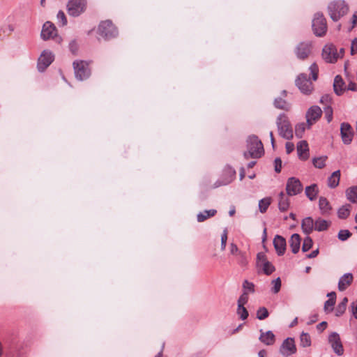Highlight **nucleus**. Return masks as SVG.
<instances>
[{"mask_svg": "<svg viewBox=\"0 0 357 357\" xmlns=\"http://www.w3.org/2000/svg\"><path fill=\"white\" fill-rule=\"evenodd\" d=\"M248 151L244 153L246 159L249 158H259L264 153V147L261 142L255 136H250L247 140Z\"/></svg>", "mask_w": 357, "mask_h": 357, "instance_id": "nucleus-1", "label": "nucleus"}, {"mask_svg": "<svg viewBox=\"0 0 357 357\" xmlns=\"http://www.w3.org/2000/svg\"><path fill=\"white\" fill-rule=\"evenodd\" d=\"M328 10L331 18L337 22L347 13L349 7L344 1H334L329 3Z\"/></svg>", "mask_w": 357, "mask_h": 357, "instance_id": "nucleus-2", "label": "nucleus"}, {"mask_svg": "<svg viewBox=\"0 0 357 357\" xmlns=\"http://www.w3.org/2000/svg\"><path fill=\"white\" fill-rule=\"evenodd\" d=\"M279 135L286 139H291L293 137V130L287 116L284 114H280L276 121Z\"/></svg>", "mask_w": 357, "mask_h": 357, "instance_id": "nucleus-3", "label": "nucleus"}, {"mask_svg": "<svg viewBox=\"0 0 357 357\" xmlns=\"http://www.w3.org/2000/svg\"><path fill=\"white\" fill-rule=\"evenodd\" d=\"M98 34L102 38L108 40L118 36L117 28L111 20H105L100 23L98 29Z\"/></svg>", "mask_w": 357, "mask_h": 357, "instance_id": "nucleus-4", "label": "nucleus"}, {"mask_svg": "<svg viewBox=\"0 0 357 357\" xmlns=\"http://www.w3.org/2000/svg\"><path fill=\"white\" fill-rule=\"evenodd\" d=\"M314 33L319 37L324 36L327 31V24L323 14L317 13L314 15L312 24Z\"/></svg>", "mask_w": 357, "mask_h": 357, "instance_id": "nucleus-5", "label": "nucleus"}, {"mask_svg": "<svg viewBox=\"0 0 357 357\" xmlns=\"http://www.w3.org/2000/svg\"><path fill=\"white\" fill-rule=\"evenodd\" d=\"M40 36L43 40H47L50 39H55V41L58 43L62 42V38L57 36V30L56 26L51 22H46L41 31Z\"/></svg>", "mask_w": 357, "mask_h": 357, "instance_id": "nucleus-6", "label": "nucleus"}, {"mask_svg": "<svg viewBox=\"0 0 357 357\" xmlns=\"http://www.w3.org/2000/svg\"><path fill=\"white\" fill-rule=\"evenodd\" d=\"M86 0H69L67 4L68 13L73 17L80 15L86 8Z\"/></svg>", "mask_w": 357, "mask_h": 357, "instance_id": "nucleus-7", "label": "nucleus"}, {"mask_svg": "<svg viewBox=\"0 0 357 357\" xmlns=\"http://www.w3.org/2000/svg\"><path fill=\"white\" fill-rule=\"evenodd\" d=\"M295 83L301 93L305 95H309L313 91L312 82L307 78V75L304 73H301L297 77Z\"/></svg>", "mask_w": 357, "mask_h": 357, "instance_id": "nucleus-8", "label": "nucleus"}, {"mask_svg": "<svg viewBox=\"0 0 357 357\" xmlns=\"http://www.w3.org/2000/svg\"><path fill=\"white\" fill-rule=\"evenodd\" d=\"M321 109L317 105L310 107L306 112L305 118L308 128L317 122L322 115Z\"/></svg>", "mask_w": 357, "mask_h": 357, "instance_id": "nucleus-9", "label": "nucleus"}, {"mask_svg": "<svg viewBox=\"0 0 357 357\" xmlns=\"http://www.w3.org/2000/svg\"><path fill=\"white\" fill-rule=\"evenodd\" d=\"M75 77L78 80H83L88 77L89 63L85 61H75L73 62Z\"/></svg>", "mask_w": 357, "mask_h": 357, "instance_id": "nucleus-10", "label": "nucleus"}, {"mask_svg": "<svg viewBox=\"0 0 357 357\" xmlns=\"http://www.w3.org/2000/svg\"><path fill=\"white\" fill-rule=\"evenodd\" d=\"M297 351L294 339L292 337L286 338L280 347V353L284 357H289Z\"/></svg>", "mask_w": 357, "mask_h": 357, "instance_id": "nucleus-11", "label": "nucleus"}, {"mask_svg": "<svg viewBox=\"0 0 357 357\" xmlns=\"http://www.w3.org/2000/svg\"><path fill=\"white\" fill-rule=\"evenodd\" d=\"M286 190L287 195L294 196L302 192L303 185L299 179L291 177L287 180Z\"/></svg>", "mask_w": 357, "mask_h": 357, "instance_id": "nucleus-12", "label": "nucleus"}, {"mask_svg": "<svg viewBox=\"0 0 357 357\" xmlns=\"http://www.w3.org/2000/svg\"><path fill=\"white\" fill-rule=\"evenodd\" d=\"M322 57L327 63H335L339 58L337 49L335 45H326L322 50Z\"/></svg>", "mask_w": 357, "mask_h": 357, "instance_id": "nucleus-13", "label": "nucleus"}, {"mask_svg": "<svg viewBox=\"0 0 357 357\" xmlns=\"http://www.w3.org/2000/svg\"><path fill=\"white\" fill-rule=\"evenodd\" d=\"M54 56L50 51H43L38 61V69L44 71L54 61Z\"/></svg>", "mask_w": 357, "mask_h": 357, "instance_id": "nucleus-14", "label": "nucleus"}, {"mask_svg": "<svg viewBox=\"0 0 357 357\" xmlns=\"http://www.w3.org/2000/svg\"><path fill=\"white\" fill-rule=\"evenodd\" d=\"M328 342L336 354H337L338 356H341L343 354V346L340 340V337L337 333H331L328 336Z\"/></svg>", "mask_w": 357, "mask_h": 357, "instance_id": "nucleus-15", "label": "nucleus"}, {"mask_svg": "<svg viewBox=\"0 0 357 357\" xmlns=\"http://www.w3.org/2000/svg\"><path fill=\"white\" fill-rule=\"evenodd\" d=\"M312 43L310 42H301L295 49V54L298 59L304 60L311 53Z\"/></svg>", "mask_w": 357, "mask_h": 357, "instance_id": "nucleus-16", "label": "nucleus"}, {"mask_svg": "<svg viewBox=\"0 0 357 357\" xmlns=\"http://www.w3.org/2000/svg\"><path fill=\"white\" fill-rule=\"evenodd\" d=\"M340 135L344 144H350L354 137V131L348 123H342L340 125Z\"/></svg>", "mask_w": 357, "mask_h": 357, "instance_id": "nucleus-17", "label": "nucleus"}, {"mask_svg": "<svg viewBox=\"0 0 357 357\" xmlns=\"http://www.w3.org/2000/svg\"><path fill=\"white\" fill-rule=\"evenodd\" d=\"M274 248L279 256L283 255L286 250V240L280 235H276L273 239Z\"/></svg>", "mask_w": 357, "mask_h": 357, "instance_id": "nucleus-18", "label": "nucleus"}, {"mask_svg": "<svg viewBox=\"0 0 357 357\" xmlns=\"http://www.w3.org/2000/svg\"><path fill=\"white\" fill-rule=\"evenodd\" d=\"M297 153L298 158L302 160H306L309 158L308 144L305 140L301 141L297 144Z\"/></svg>", "mask_w": 357, "mask_h": 357, "instance_id": "nucleus-19", "label": "nucleus"}, {"mask_svg": "<svg viewBox=\"0 0 357 357\" xmlns=\"http://www.w3.org/2000/svg\"><path fill=\"white\" fill-rule=\"evenodd\" d=\"M354 280L353 275L351 273H345L340 277L338 282V289L340 291L346 290L352 283Z\"/></svg>", "mask_w": 357, "mask_h": 357, "instance_id": "nucleus-20", "label": "nucleus"}, {"mask_svg": "<svg viewBox=\"0 0 357 357\" xmlns=\"http://www.w3.org/2000/svg\"><path fill=\"white\" fill-rule=\"evenodd\" d=\"M259 340L266 345H273L275 342V337L271 331L264 332L262 329L260 330Z\"/></svg>", "mask_w": 357, "mask_h": 357, "instance_id": "nucleus-21", "label": "nucleus"}, {"mask_svg": "<svg viewBox=\"0 0 357 357\" xmlns=\"http://www.w3.org/2000/svg\"><path fill=\"white\" fill-rule=\"evenodd\" d=\"M288 196L284 192H280L278 195V208L281 212L287 211L289 207L290 201Z\"/></svg>", "mask_w": 357, "mask_h": 357, "instance_id": "nucleus-22", "label": "nucleus"}, {"mask_svg": "<svg viewBox=\"0 0 357 357\" xmlns=\"http://www.w3.org/2000/svg\"><path fill=\"white\" fill-rule=\"evenodd\" d=\"M301 228L305 234H310L314 229V221L311 217H307L302 220Z\"/></svg>", "mask_w": 357, "mask_h": 357, "instance_id": "nucleus-23", "label": "nucleus"}, {"mask_svg": "<svg viewBox=\"0 0 357 357\" xmlns=\"http://www.w3.org/2000/svg\"><path fill=\"white\" fill-rule=\"evenodd\" d=\"M344 82L340 75H336L334 79L333 89L335 93L337 96H341L345 91L346 88L344 87Z\"/></svg>", "mask_w": 357, "mask_h": 357, "instance_id": "nucleus-24", "label": "nucleus"}, {"mask_svg": "<svg viewBox=\"0 0 357 357\" xmlns=\"http://www.w3.org/2000/svg\"><path fill=\"white\" fill-rule=\"evenodd\" d=\"M341 173L340 170L335 171L328 178L327 185L330 188H335L340 183Z\"/></svg>", "mask_w": 357, "mask_h": 357, "instance_id": "nucleus-25", "label": "nucleus"}, {"mask_svg": "<svg viewBox=\"0 0 357 357\" xmlns=\"http://www.w3.org/2000/svg\"><path fill=\"white\" fill-rule=\"evenodd\" d=\"M319 208L322 215H329L332 209L331 206L326 197H321L319 200Z\"/></svg>", "mask_w": 357, "mask_h": 357, "instance_id": "nucleus-26", "label": "nucleus"}, {"mask_svg": "<svg viewBox=\"0 0 357 357\" xmlns=\"http://www.w3.org/2000/svg\"><path fill=\"white\" fill-rule=\"evenodd\" d=\"M290 248L293 253L296 254L301 246V237L298 234H294L289 241Z\"/></svg>", "mask_w": 357, "mask_h": 357, "instance_id": "nucleus-27", "label": "nucleus"}, {"mask_svg": "<svg viewBox=\"0 0 357 357\" xmlns=\"http://www.w3.org/2000/svg\"><path fill=\"white\" fill-rule=\"evenodd\" d=\"M305 192L307 198L310 201L314 200L319 193V188L317 184L314 183L309 186H307L305 190Z\"/></svg>", "mask_w": 357, "mask_h": 357, "instance_id": "nucleus-28", "label": "nucleus"}, {"mask_svg": "<svg viewBox=\"0 0 357 357\" xmlns=\"http://www.w3.org/2000/svg\"><path fill=\"white\" fill-rule=\"evenodd\" d=\"M347 199L353 204H357V186L348 188L345 191Z\"/></svg>", "mask_w": 357, "mask_h": 357, "instance_id": "nucleus-29", "label": "nucleus"}, {"mask_svg": "<svg viewBox=\"0 0 357 357\" xmlns=\"http://www.w3.org/2000/svg\"><path fill=\"white\" fill-rule=\"evenodd\" d=\"M216 213L217 211L215 209L205 210L197 214V220L199 222H202L208 218L213 217Z\"/></svg>", "mask_w": 357, "mask_h": 357, "instance_id": "nucleus-30", "label": "nucleus"}, {"mask_svg": "<svg viewBox=\"0 0 357 357\" xmlns=\"http://www.w3.org/2000/svg\"><path fill=\"white\" fill-rule=\"evenodd\" d=\"M330 225V222L319 218L314 221V230L318 231H326Z\"/></svg>", "mask_w": 357, "mask_h": 357, "instance_id": "nucleus-31", "label": "nucleus"}, {"mask_svg": "<svg viewBox=\"0 0 357 357\" xmlns=\"http://www.w3.org/2000/svg\"><path fill=\"white\" fill-rule=\"evenodd\" d=\"M351 205L350 204H345L342 206L338 210H337V216L340 219H346L347 218L351 213Z\"/></svg>", "mask_w": 357, "mask_h": 357, "instance_id": "nucleus-32", "label": "nucleus"}, {"mask_svg": "<svg viewBox=\"0 0 357 357\" xmlns=\"http://www.w3.org/2000/svg\"><path fill=\"white\" fill-rule=\"evenodd\" d=\"M274 106L278 109L286 111H288L291 107V105L282 98H277L275 99Z\"/></svg>", "mask_w": 357, "mask_h": 357, "instance_id": "nucleus-33", "label": "nucleus"}, {"mask_svg": "<svg viewBox=\"0 0 357 357\" xmlns=\"http://www.w3.org/2000/svg\"><path fill=\"white\" fill-rule=\"evenodd\" d=\"M311 338L307 333L302 332L300 335V345L303 347H307L311 345Z\"/></svg>", "mask_w": 357, "mask_h": 357, "instance_id": "nucleus-34", "label": "nucleus"}, {"mask_svg": "<svg viewBox=\"0 0 357 357\" xmlns=\"http://www.w3.org/2000/svg\"><path fill=\"white\" fill-rule=\"evenodd\" d=\"M259 267L261 268L264 273L267 275H271L275 270V266L268 261L261 264Z\"/></svg>", "mask_w": 357, "mask_h": 357, "instance_id": "nucleus-35", "label": "nucleus"}, {"mask_svg": "<svg viewBox=\"0 0 357 357\" xmlns=\"http://www.w3.org/2000/svg\"><path fill=\"white\" fill-rule=\"evenodd\" d=\"M271 203V197L261 199L259 202V208L261 213H265Z\"/></svg>", "mask_w": 357, "mask_h": 357, "instance_id": "nucleus-36", "label": "nucleus"}, {"mask_svg": "<svg viewBox=\"0 0 357 357\" xmlns=\"http://www.w3.org/2000/svg\"><path fill=\"white\" fill-rule=\"evenodd\" d=\"M326 156H321L318 158H314L312 159L313 165L318 169H322L326 165Z\"/></svg>", "mask_w": 357, "mask_h": 357, "instance_id": "nucleus-37", "label": "nucleus"}, {"mask_svg": "<svg viewBox=\"0 0 357 357\" xmlns=\"http://www.w3.org/2000/svg\"><path fill=\"white\" fill-rule=\"evenodd\" d=\"M79 45L76 39L70 41L68 44V49L73 55H77L79 52Z\"/></svg>", "mask_w": 357, "mask_h": 357, "instance_id": "nucleus-38", "label": "nucleus"}, {"mask_svg": "<svg viewBox=\"0 0 357 357\" xmlns=\"http://www.w3.org/2000/svg\"><path fill=\"white\" fill-rule=\"evenodd\" d=\"M348 302V299L347 297H344L342 302L338 305L337 307V310H336V316L339 317L340 315H342L345 310H346V307H347V303Z\"/></svg>", "mask_w": 357, "mask_h": 357, "instance_id": "nucleus-39", "label": "nucleus"}, {"mask_svg": "<svg viewBox=\"0 0 357 357\" xmlns=\"http://www.w3.org/2000/svg\"><path fill=\"white\" fill-rule=\"evenodd\" d=\"M268 315V311L265 307H261L257 311V318L259 320L265 319Z\"/></svg>", "mask_w": 357, "mask_h": 357, "instance_id": "nucleus-40", "label": "nucleus"}, {"mask_svg": "<svg viewBox=\"0 0 357 357\" xmlns=\"http://www.w3.org/2000/svg\"><path fill=\"white\" fill-rule=\"evenodd\" d=\"M313 245L312 239L310 236H307L304 238L303 245H302V251L305 252L308 251Z\"/></svg>", "mask_w": 357, "mask_h": 357, "instance_id": "nucleus-41", "label": "nucleus"}, {"mask_svg": "<svg viewBox=\"0 0 357 357\" xmlns=\"http://www.w3.org/2000/svg\"><path fill=\"white\" fill-rule=\"evenodd\" d=\"M352 234L348 229H342L338 232L337 238L341 241H345L351 236Z\"/></svg>", "mask_w": 357, "mask_h": 357, "instance_id": "nucleus-42", "label": "nucleus"}, {"mask_svg": "<svg viewBox=\"0 0 357 357\" xmlns=\"http://www.w3.org/2000/svg\"><path fill=\"white\" fill-rule=\"evenodd\" d=\"M305 130V125L304 123H298L295 127V135L297 137L301 138Z\"/></svg>", "mask_w": 357, "mask_h": 357, "instance_id": "nucleus-43", "label": "nucleus"}, {"mask_svg": "<svg viewBox=\"0 0 357 357\" xmlns=\"http://www.w3.org/2000/svg\"><path fill=\"white\" fill-rule=\"evenodd\" d=\"M58 24L60 26H66L68 23L65 13L62 10H59L56 15Z\"/></svg>", "mask_w": 357, "mask_h": 357, "instance_id": "nucleus-44", "label": "nucleus"}, {"mask_svg": "<svg viewBox=\"0 0 357 357\" xmlns=\"http://www.w3.org/2000/svg\"><path fill=\"white\" fill-rule=\"evenodd\" d=\"M237 314L242 320H245L248 317V312L243 305H238Z\"/></svg>", "mask_w": 357, "mask_h": 357, "instance_id": "nucleus-45", "label": "nucleus"}, {"mask_svg": "<svg viewBox=\"0 0 357 357\" xmlns=\"http://www.w3.org/2000/svg\"><path fill=\"white\" fill-rule=\"evenodd\" d=\"M272 289L271 291L273 294H278L281 288V280L280 278H278L272 281Z\"/></svg>", "mask_w": 357, "mask_h": 357, "instance_id": "nucleus-46", "label": "nucleus"}, {"mask_svg": "<svg viewBox=\"0 0 357 357\" xmlns=\"http://www.w3.org/2000/svg\"><path fill=\"white\" fill-rule=\"evenodd\" d=\"M309 70L310 71V74L312 75V79L314 81H316L318 77V73H319V68L316 63H313L309 68Z\"/></svg>", "mask_w": 357, "mask_h": 357, "instance_id": "nucleus-47", "label": "nucleus"}, {"mask_svg": "<svg viewBox=\"0 0 357 357\" xmlns=\"http://www.w3.org/2000/svg\"><path fill=\"white\" fill-rule=\"evenodd\" d=\"M238 256V264L242 267L246 266L248 263V260L246 254L243 252H239V255Z\"/></svg>", "mask_w": 357, "mask_h": 357, "instance_id": "nucleus-48", "label": "nucleus"}, {"mask_svg": "<svg viewBox=\"0 0 357 357\" xmlns=\"http://www.w3.org/2000/svg\"><path fill=\"white\" fill-rule=\"evenodd\" d=\"M324 113L327 121L330 123L333 120V109L331 105L324 107Z\"/></svg>", "mask_w": 357, "mask_h": 357, "instance_id": "nucleus-49", "label": "nucleus"}, {"mask_svg": "<svg viewBox=\"0 0 357 357\" xmlns=\"http://www.w3.org/2000/svg\"><path fill=\"white\" fill-rule=\"evenodd\" d=\"M266 261H268L266 255L263 252L258 253L257 255V266L259 267Z\"/></svg>", "mask_w": 357, "mask_h": 357, "instance_id": "nucleus-50", "label": "nucleus"}, {"mask_svg": "<svg viewBox=\"0 0 357 357\" xmlns=\"http://www.w3.org/2000/svg\"><path fill=\"white\" fill-rule=\"evenodd\" d=\"M227 241V229H225L221 235V250H225Z\"/></svg>", "mask_w": 357, "mask_h": 357, "instance_id": "nucleus-51", "label": "nucleus"}, {"mask_svg": "<svg viewBox=\"0 0 357 357\" xmlns=\"http://www.w3.org/2000/svg\"><path fill=\"white\" fill-rule=\"evenodd\" d=\"M331 101H332V98H331V95L325 94L323 96H321L319 102H320V103H321L323 105H326V107L328 105H331Z\"/></svg>", "mask_w": 357, "mask_h": 357, "instance_id": "nucleus-52", "label": "nucleus"}, {"mask_svg": "<svg viewBox=\"0 0 357 357\" xmlns=\"http://www.w3.org/2000/svg\"><path fill=\"white\" fill-rule=\"evenodd\" d=\"M243 287L248 290L249 292L253 293L255 291V285L252 282L245 280L243 284Z\"/></svg>", "mask_w": 357, "mask_h": 357, "instance_id": "nucleus-53", "label": "nucleus"}, {"mask_svg": "<svg viewBox=\"0 0 357 357\" xmlns=\"http://www.w3.org/2000/svg\"><path fill=\"white\" fill-rule=\"evenodd\" d=\"M335 303V301H333V298H328L324 303V309L326 310L329 309L330 311H332Z\"/></svg>", "mask_w": 357, "mask_h": 357, "instance_id": "nucleus-54", "label": "nucleus"}, {"mask_svg": "<svg viewBox=\"0 0 357 357\" xmlns=\"http://www.w3.org/2000/svg\"><path fill=\"white\" fill-rule=\"evenodd\" d=\"M225 172H227L230 176H231V179L225 183H224L223 184L225 185V184H227L229 183H230L231 181V180L233 179V178H234L235 175H236V171L234 169H233L232 167H227L225 168Z\"/></svg>", "mask_w": 357, "mask_h": 357, "instance_id": "nucleus-55", "label": "nucleus"}, {"mask_svg": "<svg viewBox=\"0 0 357 357\" xmlns=\"http://www.w3.org/2000/svg\"><path fill=\"white\" fill-rule=\"evenodd\" d=\"M248 297L246 292H244L242 295L240 296L238 300V305H243L248 302Z\"/></svg>", "mask_w": 357, "mask_h": 357, "instance_id": "nucleus-56", "label": "nucleus"}, {"mask_svg": "<svg viewBox=\"0 0 357 357\" xmlns=\"http://www.w3.org/2000/svg\"><path fill=\"white\" fill-rule=\"evenodd\" d=\"M275 163V171L277 173H280L282 169V160L280 158H276L274 161Z\"/></svg>", "mask_w": 357, "mask_h": 357, "instance_id": "nucleus-57", "label": "nucleus"}, {"mask_svg": "<svg viewBox=\"0 0 357 357\" xmlns=\"http://www.w3.org/2000/svg\"><path fill=\"white\" fill-rule=\"evenodd\" d=\"M350 307L353 316L357 319V300L351 303Z\"/></svg>", "mask_w": 357, "mask_h": 357, "instance_id": "nucleus-58", "label": "nucleus"}, {"mask_svg": "<svg viewBox=\"0 0 357 357\" xmlns=\"http://www.w3.org/2000/svg\"><path fill=\"white\" fill-rule=\"evenodd\" d=\"M239 252H241V251L239 250V249L238 248V247L236 244H234L233 243L230 244V252L231 255H238Z\"/></svg>", "mask_w": 357, "mask_h": 357, "instance_id": "nucleus-59", "label": "nucleus"}, {"mask_svg": "<svg viewBox=\"0 0 357 357\" xmlns=\"http://www.w3.org/2000/svg\"><path fill=\"white\" fill-rule=\"evenodd\" d=\"M357 52V38L353 40L351 46V54L352 55Z\"/></svg>", "mask_w": 357, "mask_h": 357, "instance_id": "nucleus-60", "label": "nucleus"}, {"mask_svg": "<svg viewBox=\"0 0 357 357\" xmlns=\"http://www.w3.org/2000/svg\"><path fill=\"white\" fill-rule=\"evenodd\" d=\"M285 149L287 153L289 154L294 150V144L292 142H287Z\"/></svg>", "mask_w": 357, "mask_h": 357, "instance_id": "nucleus-61", "label": "nucleus"}, {"mask_svg": "<svg viewBox=\"0 0 357 357\" xmlns=\"http://www.w3.org/2000/svg\"><path fill=\"white\" fill-rule=\"evenodd\" d=\"M326 326H327V322L322 321L317 326V330H319L320 331H323L326 328Z\"/></svg>", "mask_w": 357, "mask_h": 357, "instance_id": "nucleus-62", "label": "nucleus"}, {"mask_svg": "<svg viewBox=\"0 0 357 357\" xmlns=\"http://www.w3.org/2000/svg\"><path fill=\"white\" fill-rule=\"evenodd\" d=\"M347 90L356 91L357 90V86L354 82H349L347 86Z\"/></svg>", "mask_w": 357, "mask_h": 357, "instance_id": "nucleus-63", "label": "nucleus"}, {"mask_svg": "<svg viewBox=\"0 0 357 357\" xmlns=\"http://www.w3.org/2000/svg\"><path fill=\"white\" fill-rule=\"evenodd\" d=\"M351 22H352V26L350 29V30L352 29L356 26V24H357V12H355L353 14Z\"/></svg>", "mask_w": 357, "mask_h": 357, "instance_id": "nucleus-64", "label": "nucleus"}]
</instances>
